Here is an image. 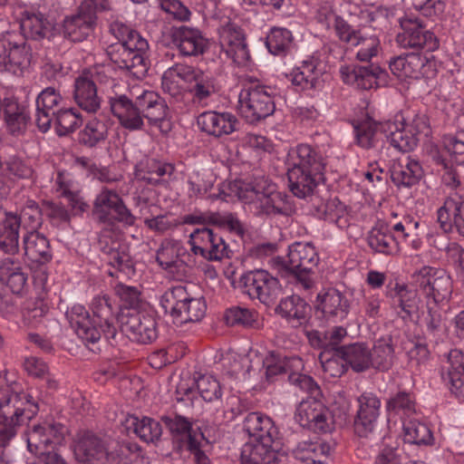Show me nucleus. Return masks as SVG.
<instances>
[{"label": "nucleus", "mask_w": 464, "mask_h": 464, "mask_svg": "<svg viewBox=\"0 0 464 464\" xmlns=\"http://www.w3.org/2000/svg\"><path fill=\"white\" fill-rule=\"evenodd\" d=\"M216 198L225 201L237 198L248 204L256 216L287 215L289 210L287 196L277 191L276 184L265 177L223 183Z\"/></svg>", "instance_id": "f257e3e1"}, {"label": "nucleus", "mask_w": 464, "mask_h": 464, "mask_svg": "<svg viewBox=\"0 0 464 464\" xmlns=\"http://www.w3.org/2000/svg\"><path fill=\"white\" fill-rule=\"evenodd\" d=\"M243 430L249 437L241 451L242 464H278L283 454L272 420L259 412H249Z\"/></svg>", "instance_id": "f03ea898"}, {"label": "nucleus", "mask_w": 464, "mask_h": 464, "mask_svg": "<svg viewBox=\"0 0 464 464\" xmlns=\"http://www.w3.org/2000/svg\"><path fill=\"white\" fill-rule=\"evenodd\" d=\"M287 165L289 188L297 198L312 196L324 181L325 159L309 144H299L290 150Z\"/></svg>", "instance_id": "7ed1b4c3"}, {"label": "nucleus", "mask_w": 464, "mask_h": 464, "mask_svg": "<svg viewBox=\"0 0 464 464\" xmlns=\"http://www.w3.org/2000/svg\"><path fill=\"white\" fill-rule=\"evenodd\" d=\"M318 263L319 256L314 246L302 242L291 245L285 258L275 259L280 275L292 278L305 290L312 288L314 284V269Z\"/></svg>", "instance_id": "20e7f679"}, {"label": "nucleus", "mask_w": 464, "mask_h": 464, "mask_svg": "<svg viewBox=\"0 0 464 464\" xmlns=\"http://www.w3.org/2000/svg\"><path fill=\"white\" fill-rule=\"evenodd\" d=\"M148 41L140 43L116 42L106 48V54L112 63L125 70L137 79L143 78L149 70L146 53Z\"/></svg>", "instance_id": "39448f33"}, {"label": "nucleus", "mask_w": 464, "mask_h": 464, "mask_svg": "<svg viewBox=\"0 0 464 464\" xmlns=\"http://www.w3.org/2000/svg\"><path fill=\"white\" fill-rule=\"evenodd\" d=\"M358 410L353 419L354 433L371 440L384 438L382 423L380 420L381 401L372 392H363L357 399Z\"/></svg>", "instance_id": "423d86ee"}, {"label": "nucleus", "mask_w": 464, "mask_h": 464, "mask_svg": "<svg viewBox=\"0 0 464 464\" xmlns=\"http://www.w3.org/2000/svg\"><path fill=\"white\" fill-rule=\"evenodd\" d=\"M129 442L121 445L116 454L108 452L104 441L90 431L78 434L74 445V455L79 464H116L117 459L132 450Z\"/></svg>", "instance_id": "0eeeda50"}, {"label": "nucleus", "mask_w": 464, "mask_h": 464, "mask_svg": "<svg viewBox=\"0 0 464 464\" xmlns=\"http://www.w3.org/2000/svg\"><path fill=\"white\" fill-rule=\"evenodd\" d=\"M239 111L249 123H256L272 115L276 109L273 90L267 86H250L239 94Z\"/></svg>", "instance_id": "6e6552de"}, {"label": "nucleus", "mask_w": 464, "mask_h": 464, "mask_svg": "<svg viewBox=\"0 0 464 464\" xmlns=\"http://www.w3.org/2000/svg\"><path fill=\"white\" fill-rule=\"evenodd\" d=\"M319 397H307L302 400L296 408L295 419L304 428L318 433H328L334 430L337 420L319 401Z\"/></svg>", "instance_id": "1a4fd4ad"}, {"label": "nucleus", "mask_w": 464, "mask_h": 464, "mask_svg": "<svg viewBox=\"0 0 464 464\" xmlns=\"http://www.w3.org/2000/svg\"><path fill=\"white\" fill-rule=\"evenodd\" d=\"M92 214L99 223L113 225L116 221L125 226H133L136 218L113 190L104 188L93 202Z\"/></svg>", "instance_id": "9d476101"}, {"label": "nucleus", "mask_w": 464, "mask_h": 464, "mask_svg": "<svg viewBox=\"0 0 464 464\" xmlns=\"http://www.w3.org/2000/svg\"><path fill=\"white\" fill-rule=\"evenodd\" d=\"M401 31L396 42L402 48L425 49L433 52L439 48V41L420 18L404 17L400 20Z\"/></svg>", "instance_id": "9b49d317"}, {"label": "nucleus", "mask_w": 464, "mask_h": 464, "mask_svg": "<svg viewBox=\"0 0 464 464\" xmlns=\"http://www.w3.org/2000/svg\"><path fill=\"white\" fill-rule=\"evenodd\" d=\"M243 292L252 299H258L269 305L281 293V285L276 277L267 271L257 269L244 274L240 278Z\"/></svg>", "instance_id": "f8f14e48"}, {"label": "nucleus", "mask_w": 464, "mask_h": 464, "mask_svg": "<svg viewBox=\"0 0 464 464\" xmlns=\"http://www.w3.org/2000/svg\"><path fill=\"white\" fill-rule=\"evenodd\" d=\"M121 330L127 336L139 343H151L158 338L156 318L137 310L122 313L120 316Z\"/></svg>", "instance_id": "ddd939ff"}, {"label": "nucleus", "mask_w": 464, "mask_h": 464, "mask_svg": "<svg viewBox=\"0 0 464 464\" xmlns=\"http://www.w3.org/2000/svg\"><path fill=\"white\" fill-rule=\"evenodd\" d=\"M416 286L434 303H440L450 296L452 283L450 276L442 269L423 266L412 276Z\"/></svg>", "instance_id": "4468645a"}, {"label": "nucleus", "mask_w": 464, "mask_h": 464, "mask_svg": "<svg viewBox=\"0 0 464 464\" xmlns=\"http://www.w3.org/2000/svg\"><path fill=\"white\" fill-rule=\"evenodd\" d=\"M90 308L92 313V325H95L101 334L113 344L118 334V306L115 301L108 295H97L92 298Z\"/></svg>", "instance_id": "2eb2a0df"}, {"label": "nucleus", "mask_w": 464, "mask_h": 464, "mask_svg": "<svg viewBox=\"0 0 464 464\" xmlns=\"http://www.w3.org/2000/svg\"><path fill=\"white\" fill-rule=\"evenodd\" d=\"M28 394L4 390L0 393V420L22 425L38 411L36 404L30 401Z\"/></svg>", "instance_id": "dca6fc26"}, {"label": "nucleus", "mask_w": 464, "mask_h": 464, "mask_svg": "<svg viewBox=\"0 0 464 464\" xmlns=\"http://www.w3.org/2000/svg\"><path fill=\"white\" fill-rule=\"evenodd\" d=\"M31 54L24 41L15 33L0 37V70L14 71L30 63Z\"/></svg>", "instance_id": "f3484780"}, {"label": "nucleus", "mask_w": 464, "mask_h": 464, "mask_svg": "<svg viewBox=\"0 0 464 464\" xmlns=\"http://www.w3.org/2000/svg\"><path fill=\"white\" fill-rule=\"evenodd\" d=\"M218 34L220 46L226 55L238 65L246 64L250 54L242 29L228 21L219 28Z\"/></svg>", "instance_id": "a211bd4d"}, {"label": "nucleus", "mask_w": 464, "mask_h": 464, "mask_svg": "<svg viewBox=\"0 0 464 464\" xmlns=\"http://www.w3.org/2000/svg\"><path fill=\"white\" fill-rule=\"evenodd\" d=\"M109 103L112 114L119 120L120 124L129 130H139L144 126L141 107L138 106V97L130 100L125 94L111 95Z\"/></svg>", "instance_id": "6ab92c4d"}, {"label": "nucleus", "mask_w": 464, "mask_h": 464, "mask_svg": "<svg viewBox=\"0 0 464 464\" xmlns=\"http://www.w3.org/2000/svg\"><path fill=\"white\" fill-rule=\"evenodd\" d=\"M97 16L91 3H82L78 13L63 22V35L72 42H82L92 34Z\"/></svg>", "instance_id": "aec40b11"}, {"label": "nucleus", "mask_w": 464, "mask_h": 464, "mask_svg": "<svg viewBox=\"0 0 464 464\" xmlns=\"http://www.w3.org/2000/svg\"><path fill=\"white\" fill-rule=\"evenodd\" d=\"M389 296L392 300L393 306L400 308L397 314L404 322L418 324L421 321L420 298L418 296L416 289H411L404 284L396 283L389 292Z\"/></svg>", "instance_id": "412c9836"}, {"label": "nucleus", "mask_w": 464, "mask_h": 464, "mask_svg": "<svg viewBox=\"0 0 464 464\" xmlns=\"http://www.w3.org/2000/svg\"><path fill=\"white\" fill-rule=\"evenodd\" d=\"M171 42L183 56H199L208 48V39L198 29L185 25L173 28Z\"/></svg>", "instance_id": "4be33fe9"}, {"label": "nucleus", "mask_w": 464, "mask_h": 464, "mask_svg": "<svg viewBox=\"0 0 464 464\" xmlns=\"http://www.w3.org/2000/svg\"><path fill=\"white\" fill-rule=\"evenodd\" d=\"M185 254L186 249L179 241L166 239L157 251L156 261L162 269L180 279L187 274L188 266L181 258Z\"/></svg>", "instance_id": "5701e85b"}, {"label": "nucleus", "mask_w": 464, "mask_h": 464, "mask_svg": "<svg viewBox=\"0 0 464 464\" xmlns=\"http://www.w3.org/2000/svg\"><path fill=\"white\" fill-rule=\"evenodd\" d=\"M63 99L60 92L53 87L44 89L36 98L35 123L42 132L50 130L53 124V117H55L57 111L63 106Z\"/></svg>", "instance_id": "b1692460"}, {"label": "nucleus", "mask_w": 464, "mask_h": 464, "mask_svg": "<svg viewBox=\"0 0 464 464\" xmlns=\"http://www.w3.org/2000/svg\"><path fill=\"white\" fill-rule=\"evenodd\" d=\"M138 106L141 107L143 119H147L150 125L158 126L165 132L170 129L169 123L166 121L168 105L158 93L144 91L138 96Z\"/></svg>", "instance_id": "393cba45"}, {"label": "nucleus", "mask_w": 464, "mask_h": 464, "mask_svg": "<svg viewBox=\"0 0 464 464\" xmlns=\"http://www.w3.org/2000/svg\"><path fill=\"white\" fill-rule=\"evenodd\" d=\"M317 301V312H321L323 317L334 323L342 322L350 312L349 300L335 288H329L324 294H319Z\"/></svg>", "instance_id": "a878e982"}, {"label": "nucleus", "mask_w": 464, "mask_h": 464, "mask_svg": "<svg viewBox=\"0 0 464 464\" xmlns=\"http://www.w3.org/2000/svg\"><path fill=\"white\" fill-rule=\"evenodd\" d=\"M438 222L440 228L448 233L453 227L464 237V198L459 195L451 196L438 209Z\"/></svg>", "instance_id": "bb28decb"}, {"label": "nucleus", "mask_w": 464, "mask_h": 464, "mask_svg": "<svg viewBox=\"0 0 464 464\" xmlns=\"http://www.w3.org/2000/svg\"><path fill=\"white\" fill-rule=\"evenodd\" d=\"M197 122L202 131L216 138L232 133L237 129V126L238 125V121L233 114L217 111L201 113L198 117Z\"/></svg>", "instance_id": "cd10ccee"}, {"label": "nucleus", "mask_w": 464, "mask_h": 464, "mask_svg": "<svg viewBox=\"0 0 464 464\" xmlns=\"http://www.w3.org/2000/svg\"><path fill=\"white\" fill-rule=\"evenodd\" d=\"M341 74L344 82L362 90H370L377 85V79L385 75V71L378 64L371 63L342 68Z\"/></svg>", "instance_id": "c85d7f7f"}, {"label": "nucleus", "mask_w": 464, "mask_h": 464, "mask_svg": "<svg viewBox=\"0 0 464 464\" xmlns=\"http://www.w3.org/2000/svg\"><path fill=\"white\" fill-rule=\"evenodd\" d=\"M66 316L72 328L86 345L96 344L101 339V332L92 325L89 313L82 305H74Z\"/></svg>", "instance_id": "c756f323"}, {"label": "nucleus", "mask_w": 464, "mask_h": 464, "mask_svg": "<svg viewBox=\"0 0 464 464\" xmlns=\"http://www.w3.org/2000/svg\"><path fill=\"white\" fill-rule=\"evenodd\" d=\"M23 248L24 256L34 263L45 264L53 257L48 238L35 229L23 235Z\"/></svg>", "instance_id": "7c9ffc66"}, {"label": "nucleus", "mask_w": 464, "mask_h": 464, "mask_svg": "<svg viewBox=\"0 0 464 464\" xmlns=\"http://www.w3.org/2000/svg\"><path fill=\"white\" fill-rule=\"evenodd\" d=\"M21 217L5 211L0 220V249L14 255L19 251Z\"/></svg>", "instance_id": "2f4dec72"}, {"label": "nucleus", "mask_w": 464, "mask_h": 464, "mask_svg": "<svg viewBox=\"0 0 464 464\" xmlns=\"http://www.w3.org/2000/svg\"><path fill=\"white\" fill-rule=\"evenodd\" d=\"M162 421L171 433L173 440L184 449L193 444L197 440H203L204 435L199 430H193L190 421L185 417L175 415L162 417Z\"/></svg>", "instance_id": "473e14b6"}, {"label": "nucleus", "mask_w": 464, "mask_h": 464, "mask_svg": "<svg viewBox=\"0 0 464 464\" xmlns=\"http://www.w3.org/2000/svg\"><path fill=\"white\" fill-rule=\"evenodd\" d=\"M310 312V305L296 295L283 298L276 307V313L295 327L306 323Z\"/></svg>", "instance_id": "72a5a7b5"}, {"label": "nucleus", "mask_w": 464, "mask_h": 464, "mask_svg": "<svg viewBox=\"0 0 464 464\" xmlns=\"http://www.w3.org/2000/svg\"><path fill=\"white\" fill-rule=\"evenodd\" d=\"M4 115L7 130L13 136L23 135L30 123L31 117L27 108L15 100H4Z\"/></svg>", "instance_id": "f704fd0d"}, {"label": "nucleus", "mask_w": 464, "mask_h": 464, "mask_svg": "<svg viewBox=\"0 0 464 464\" xmlns=\"http://www.w3.org/2000/svg\"><path fill=\"white\" fill-rule=\"evenodd\" d=\"M73 99L77 105L87 112H96L101 107L98 86L83 73L74 81Z\"/></svg>", "instance_id": "c9c22d12"}, {"label": "nucleus", "mask_w": 464, "mask_h": 464, "mask_svg": "<svg viewBox=\"0 0 464 464\" xmlns=\"http://www.w3.org/2000/svg\"><path fill=\"white\" fill-rule=\"evenodd\" d=\"M392 181L396 187L411 188L419 183L423 176L420 164L414 160L406 159L394 162L390 169Z\"/></svg>", "instance_id": "e433bc0d"}, {"label": "nucleus", "mask_w": 464, "mask_h": 464, "mask_svg": "<svg viewBox=\"0 0 464 464\" xmlns=\"http://www.w3.org/2000/svg\"><path fill=\"white\" fill-rule=\"evenodd\" d=\"M135 170L136 177L140 180L157 186L160 184L162 177H170L174 173L175 167L154 158H145L136 165Z\"/></svg>", "instance_id": "4c0bfd02"}, {"label": "nucleus", "mask_w": 464, "mask_h": 464, "mask_svg": "<svg viewBox=\"0 0 464 464\" xmlns=\"http://www.w3.org/2000/svg\"><path fill=\"white\" fill-rule=\"evenodd\" d=\"M336 352V356L350 365L355 372H362L371 368V350L364 343L342 345Z\"/></svg>", "instance_id": "58836bf2"}, {"label": "nucleus", "mask_w": 464, "mask_h": 464, "mask_svg": "<svg viewBox=\"0 0 464 464\" xmlns=\"http://www.w3.org/2000/svg\"><path fill=\"white\" fill-rule=\"evenodd\" d=\"M123 426L128 434L131 431L141 440L148 443L158 441L162 434L161 424L149 417L139 419L134 415L128 416Z\"/></svg>", "instance_id": "ea45409f"}, {"label": "nucleus", "mask_w": 464, "mask_h": 464, "mask_svg": "<svg viewBox=\"0 0 464 464\" xmlns=\"http://www.w3.org/2000/svg\"><path fill=\"white\" fill-rule=\"evenodd\" d=\"M326 442L301 441L293 450L295 459L306 464H324L331 452Z\"/></svg>", "instance_id": "a19ab883"}, {"label": "nucleus", "mask_w": 464, "mask_h": 464, "mask_svg": "<svg viewBox=\"0 0 464 464\" xmlns=\"http://www.w3.org/2000/svg\"><path fill=\"white\" fill-rule=\"evenodd\" d=\"M20 28L24 38L39 41L48 36L53 24L41 13L25 12L21 19Z\"/></svg>", "instance_id": "79ce46f5"}, {"label": "nucleus", "mask_w": 464, "mask_h": 464, "mask_svg": "<svg viewBox=\"0 0 464 464\" xmlns=\"http://www.w3.org/2000/svg\"><path fill=\"white\" fill-rule=\"evenodd\" d=\"M109 134V122L105 120L92 119L80 130L78 140L80 144L87 148H94L104 142Z\"/></svg>", "instance_id": "37998d69"}, {"label": "nucleus", "mask_w": 464, "mask_h": 464, "mask_svg": "<svg viewBox=\"0 0 464 464\" xmlns=\"http://www.w3.org/2000/svg\"><path fill=\"white\" fill-rule=\"evenodd\" d=\"M27 448L30 452L37 455V459H41L43 456L51 453H58L53 446V439L45 431L44 424L34 425L26 434Z\"/></svg>", "instance_id": "c03bdc74"}, {"label": "nucleus", "mask_w": 464, "mask_h": 464, "mask_svg": "<svg viewBox=\"0 0 464 464\" xmlns=\"http://www.w3.org/2000/svg\"><path fill=\"white\" fill-rule=\"evenodd\" d=\"M449 362L454 372H449L450 390L458 398L464 400V380L459 376L464 374V353L459 350H452L449 353Z\"/></svg>", "instance_id": "a18cd8bd"}, {"label": "nucleus", "mask_w": 464, "mask_h": 464, "mask_svg": "<svg viewBox=\"0 0 464 464\" xmlns=\"http://www.w3.org/2000/svg\"><path fill=\"white\" fill-rule=\"evenodd\" d=\"M189 294L185 286L178 285L167 289L160 297V305L166 314H169L173 322L179 311L184 305Z\"/></svg>", "instance_id": "49530a36"}, {"label": "nucleus", "mask_w": 464, "mask_h": 464, "mask_svg": "<svg viewBox=\"0 0 464 464\" xmlns=\"http://www.w3.org/2000/svg\"><path fill=\"white\" fill-rule=\"evenodd\" d=\"M386 125L372 121H364L354 126L357 144L364 149H371L381 140L382 130Z\"/></svg>", "instance_id": "de8ad7c7"}, {"label": "nucleus", "mask_w": 464, "mask_h": 464, "mask_svg": "<svg viewBox=\"0 0 464 464\" xmlns=\"http://www.w3.org/2000/svg\"><path fill=\"white\" fill-rule=\"evenodd\" d=\"M346 336L347 331L344 327L334 326L324 332L315 331L311 334L310 339L313 343L316 342V344L323 349V351L328 350L329 352H333L336 356V351L342 347L339 344Z\"/></svg>", "instance_id": "09e8293b"}, {"label": "nucleus", "mask_w": 464, "mask_h": 464, "mask_svg": "<svg viewBox=\"0 0 464 464\" xmlns=\"http://www.w3.org/2000/svg\"><path fill=\"white\" fill-rule=\"evenodd\" d=\"M82 123L80 113L74 108L63 107L53 117V124L58 136L63 137L73 132Z\"/></svg>", "instance_id": "8fccbe9b"}, {"label": "nucleus", "mask_w": 464, "mask_h": 464, "mask_svg": "<svg viewBox=\"0 0 464 464\" xmlns=\"http://www.w3.org/2000/svg\"><path fill=\"white\" fill-rule=\"evenodd\" d=\"M294 362L300 363L301 360L299 358H287L276 352H269L263 360L266 380L273 382L276 376L287 373L291 371Z\"/></svg>", "instance_id": "3c124183"}, {"label": "nucleus", "mask_w": 464, "mask_h": 464, "mask_svg": "<svg viewBox=\"0 0 464 464\" xmlns=\"http://www.w3.org/2000/svg\"><path fill=\"white\" fill-rule=\"evenodd\" d=\"M206 309L207 305L202 298H195L189 295L173 324L179 326L187 323L198 322L205 315Z\"/></svg>", "instance_id": "603ef678"}, {"label": "nucleus", "mask_w": 464, "mask_h": 464, "mask_svg": "<svg viewBox=\"0 0 464 464\" xmlns=\"http://www.w3.org/2000/svg\"><path fill=\"white\" fill-rule=\"evenodd\" d=\"M423 66V61L418 54L400 55L391 60L389 67L398 77H412Z\"/></svg>", "instance_id": "864d4df0"}, {"label": "nucleus", "mask_w": 464, "mask_h": 464, "mask_svg": "<svg viewBox=\"0 0 464 464\" xmlns=\"http://www.w3.org/2000/svg\"><path fill=\"white\" fill-rule=\"evenodd\" d=\"M404 441L410 444L430 446L434 438L430 428L420 421L411 420L403 427Z\"/></svg>", "instance_id": "5fc2aeb1"}, {"label": "nucleus", "mask_w": 464, "mask_h": 464, "mask_svg": "<svg viewBox=\"0 0 464 464\" xmlns=\"http://www.w3.org/2000/svg\"><path fill=\"white\" fill-rule=\"evenodd\" d=\"M258 314L252 309L242 306H232L226 310L225 320L230 326H243L245 328L257 327Z\"/></svg>", "instance_id": "6e6d98bb"}, {"label": "nucleus", "mask_w": 464, "mask_h": 464, "mask_svg": "<svg viewBox=\"0 0 464 464\" xmlns=\"http://www.w3.org/2000/svg\"><path fill=\"white\" fill-rule=\"evenodd\" d=\"M292 82L302 89H313L316 87L320 72L313 61H304L294 70Z\"/></svg>", "instance_id": "4d7b16f0"}, {"label": "nucleus", "mask_w": 464, "mask_h": 464, "mask_svg": "<svg viewBox=\"0 0 464 464\" xmlns=\"http://www.w3.org/2000/svg\"><path fill=\"white\" fill-rule=\"evenodd\" d=\"M393 357L392 345L385 340H379L371 351V368L382 372L388 371L392 366Z\"/></svg>", "instance_id": "13d9d810"}, {"label": "nucleus", "mask_w": 464, "mask_h": 464, "mask_svg": "<svg viewBox=\"0 0 464 464\" xmlns=\"http://www.w3.org/2000/svg\"><path fill=\"white\" fill-rule=\"evenodd\" d=\"M369 246L376 253L392 255L396 251V242L393 236L382 228L373 227L367 237Z\"/></svg>", "instance_id": "bf43d9fd"}, {"label": "nucleus", "mask_w": 464, "mask_h": 464, "mask_svg": "<svg viewBox=\"0 0 464 464\" xmlns=\"http://www.w3.org/2000/svg\"><path fill=\"white\" fill-rule=\"evenodd\" d=\"M293 41L292 33L285 28L274 27L266 37V47L275 55L285 54Z\"/></svg>", "instance_id": "052dcab7"}, {"label": "nucleus", "mask_w": 464, "mask_h": 464, "mask_svg": "<svg viewBox=\"0 0 464 464\" xmlns=\"http://www.w3.org/2000/svg\"><path fill=\"white\" fill-rule=\"evenodd\" d=\"M386 126L390 130V134L386 137L394 149L401 152H409L416 148L419 138L415 137L407 128L392 130V126L394 124H386Z\"/></svg>", "instance_id": "680f3d73"}, {"label": "nucleus", "mask_w": 464, "mask_h": 464, "mask_svg": "<svg viewBox=\"0 0 464 464\" xmlns=\"http://www.w3.org/2000/svg\"><path fill=\"white\" fill-rule=\"evenodd\" d=\"M189 92L192 95L194 103L207 104L208 100L216 93L214 79L202 72L194 84L190 87Z\"/></svg>", "instance_id": "e2e57ef3"}, {"label": "nucleus", "mask_w": 464, "mask_h": 464, "mask_svg": "<svg viewBox=\"0 0 464 464\" xmlns=\"http://www.w3.org/2000/svg\"><path fill=\"white\" fill-rule=\"evenodd\" d=\"M217 233L213 228L203 227L196 228L189 236L188 244L191 246V252L195 256H200L204 258L208 248L215 238Z\"/></svg>", "instance_id": "0e129e2a"}, {"label": "nucleus", "mask_w": 464, "mask_h": 464, "mask_svg": "<svg viewBox=\"0 0 464 464\" xmlns=\"http://www.w3.org/2000/svg\"><path fill=\"white\" fill-rule=\"evenodd\" d=\"M386 411L390 413L411 415L415 412V398L407 392H398L386 403Z\"/></svg>", "instance_id": "69168bd1"}, {"label": "nucleus", "mask_w": 464, "mask_h": 464, "mask_svg": "<svg viewBox=\"0 0 464 464\" xmlns=\"http://www.w3.org/2000/svg\"><path fill=\"white\" fill-rule=\"evenodd\" d=\"M198 391L204 401L220 399L222 390L219 382L211 375H201L196 382Z\"/></svg>", "instance_id": "338daca9"}, {"label": "nucleus", "mask_w": 464, "mask_h": 464, "mask_svg": "<svg viewBox=\"0 0 464 464\" xmlns=\"http://www.w3.org/2000/svg\"><path fill=\"white\" fill-rule=\"evenodd\" d=\"M107 262L110 266L118 270L130 274L134 271L133 261L130 255L129 246L122 244L116 248L108 257Z\"/></svg>", "instance_id": "774afa93"}]
</instances>
